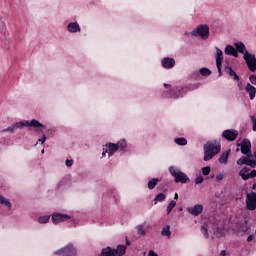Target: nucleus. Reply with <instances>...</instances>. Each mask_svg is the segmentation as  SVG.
<instances>
[{
  "instance_id": "nucleus-1",
  "label": "nucleus",
  "mask_w": 256,
  "mask_h": 256,
  "mask_svg": "<svg viewBox=\"0 0 256 256\" xmlns=\"http://www.w3.org/2000/svg\"><path fill=\"white\" fill-rule=\"evenodd\" d=\"M23 127H33V129H35V132L38 135H41V133H43V129H45L46 126L37 119H32L31 121L23 120V121L15 122L10 127L4 129L3 132L13 133L15 129H23Z\"/></svg>"
},
{
  "instance_id": "nucleus-2",
  "label": "nucleus",
  "mask_w": 256,
  "mask_h": 256,
  "mask_svg": "<svg viewBox=\"0 0 256 256\" xmlns=\"http://www.w3.org/2000/svg\"><path fill=\"white\" fill-rule=\"evenodd\" d=\"M201 87V83L187 84L186 86H176L168 90L167 95L170 99H179L185 97L189 91H195Z\"/></svg>"
},
{
  "instance_id": "nucleus-3",
  "label": "nucleus",
  "mask_w": 256,
  "mask_h": 256,
  "mask_svg": "<svg viewBox=\"0 0 256 256\" xmlns=\"http://www.w3.org/2000/svg\"><path fill=\"white\" fill-rule=\"evenodd\" d=\"M204 149V157L203 161H211L215 155L221 153V144H213L212 142H207L203 146Z\"/></svg>"
},
{
  "instance_id": "nucleus-4",
  "label": "nucleus",
  "mask_w": 256,
  "mask_h": 256,
  "mask_svg": "<svg viewBox=\"0 0 256 256\" xmlns=\"http://www.w3.org/2000/svg\"><path fill=\"white\" fill-rule=\"evenodd\" d=\"M169 173L174 178L175 183H191V179L183 171L179 170L175 166L169 167Z\"/></svg>"
},
{
  "instance_id": "nucleus-5",
  "label": "nucleus",
  "mask_w": 256,
  "mask_h": 256,
  "mask_svg": "<svg viewBox=\"0 0 256 256\" xmlns=\"http://www.w3.org/2000/svg\"><path fill=\"white\" fill-rule=\"evenodd\" d=\"M191 35H194L195 37H201V39H203L204 41L206 39H209V25L200 24L191 32Z\"/></svg>"
},
{
  "instance_id": "nucleus-6",
  "label": "nucleus",
  "mask_w": 256,
  "mask_h": 256,
  "mask_svg": "<svg viewBox=\"0 0 256 256\" xmlns=\"http://www.w3.org/2000/svg\"><path fill=\"white\" fill-rule=\"evenodd\" d=\"M55 255L59 256H75L77 255V248L73 245V243H69L68 245L64 246L63 248L57 250Z\"/></svg>"
},
{
  "instance_id": "nucleus-7",
  "label": "nucleus",
  "mask_w": 256,
  "mask_h": 256,
  "mask_svg": "<svg viewBox=\"0 0 256 256\" xmlns=\"http://www.w3.org/2000/svg\"><path fill=\"white\" fill-rule=\"evenodd\" d=\"M237 147H240V151L242 155H246V157H251V140L244 138L241 143L237 141Z\"/></svg>"
},
{
  "instance_id": "nucleus-8",
  "label": "nucleus",
  "mask_w": 256,
  "mask_h": 256,
  "mask_svg": "<svg viewBox=\"0 0 256 256\" xmlns=\"http://www.w3.org/2000/svg\"><path fill=\"white\" fill-rule=\"evenodd\" d=\"M243 59L249 69V71H251V73H255L256 71V57L255 54L252 53H246L243 56Z\"/></svg>"
},
{
  "instance_id": "nucleus-9",
  "label": "nucleus",
  "mask_w": 256,
  "mask_h": 256,
  "mask_svg": "<svg viewBox=\"0 0 256 256\" xmlns=\"http://www.w3.org/2000/svg\"><path fill=\"white\" fill-rule=\"evenodd\" d=\"M246 209L247 211H255L256 209V192L255 191L246 193Z\"/></svg>"
},
{
  "instance_id": "nucleus-10",
  "label": "nucleus",
  "mask_w": 256,
  "mask_h": 256,
  "mask_svg": "<svg viewBox=\"0 0 256 256\" xmlns=\"http://www.w3.org/2000/svg\"><path fill=\"white\" fill-rule=\"evenodd\" d=\"M250 171V172H249ZM239 176L241 177L242 181H249V179H255L256 177V170L244 166L240 171H239Z\"/></svg>"
},
{
  "instance_id": "nucleus-11",
  "label": "nucleus",
  "mask_w": 256,
  "mask_h": 256,
  "mask_svg": "<svg viewBox=\"0 0 256 256\" xmlns=\"http://www.w3.org/2000/svg\"><path fill=\"white\" fill-rule=\"evenodd\" d=\"M222 139L228 141L229 143H233V141L237 140L239 137V131L235 129H226L222 132Z\"/></svg>"
},
{
  "instance_id": "nucleus-12",
  "label": "nucleus",
  "mask_w": 256,
  "mask_h": 256,
  "mask_svg": "<svg viewBox=\"0 0 256 256\" xmlns=\"http://www.w3.org/2000/svg\"><path fill=\"white\" fill-rule=\"evenodd\" d=\"M216 49V67L218 69V77H221L223 75V50H221L219 47H215Z\"/></svg>"
},
{
  "instance_id": "nucleus-13",
  "label": "nucleus",
  "mask_w": 256,
  "mask_h": 256,
  "mask_svg": "<svg viewBox=\"0 0 256 256\" xmlns=\"http://www.w3.org/2000/svg\"><path fill=\"white\" fill-rule=\"evenodd\" d=\"M51 217H52V223H54V225H59V223H65V221H69V219H71V215L63 214L59 212L53 213Z\"/></svg>"
},
{
  "instance_id": "nucleus-14",
  "label": "nucleus",
  "mask_w": 256,
  "mask_h": 256,
  "mask_svg": "<svg viewBox=\"0 0 256 256\" xmlns=\"http://www.w3.org/2000/svg\"><path fill=\"white\" fill-rule=\"evenodd\" d=\"M203 204H196L192 207H188L187 211L190 215H193V217H199L201 213H203Z\"/></svg>"
},
{
  "instance_id": "nucleus-15",
  "label": "nucleus",
  "mask_w": 256,
  "mask_h": 256,
  "mask_svg": "<svg viewBox=\"0 0 256 256\" xmlns=\"http://www.w3.org/2000/svg\"><path fill=\"white\" fill-rule=\"evenodd\" d=\"M234 46H235L237 55H239L240 53L241 55H243V57H245V55L249 53V51L247 50V47H245V43L243 42H235Z\"/></svg>"
},
{
  "instance_id": "nucleus-16",
  "label": "nucleus",
  "mask_w": 256,
  "mask_h": 256,
  "mask_svg": "<svg viewBox=\"0 0 256 256\" xmlns=\"http://www.w3.org/2000/svg\"><path fill=\"white\" fill-rule=\"evenodd\" d=\"M161 65L164 69H173L175 67V58L164 57Z\"/></svg>"
},
{
  "instance_id": "nucleus-17",
  "label": "nucleus",
  "mask_w": 256,
  "mask_h": 256,
  "mask_svg": "<svg viewBox=\"0 0 256 256\" xmlns=\"http://www.w3.org/2000/svg\"><path fill=\"white\" fill-rule=\"evenodd\" d=\"M105 148L108 150V157H113V155L119 151V146L113 142L106 143Z\"/></svg>"
},
{
  "instance_id": "nucleus-18",
  "label": "nucleus",
  "mask_w": 256,
  "mask_h": 256,
  "mask_svg": "<svg viewBox=\"0 0 256 256\" xmlns=\"http://www.w3.org/2000/svg\"><path fill=\"white\" fill-rule=\"evenodd\" d=\"M111 195H112L115 203H119V194H117V192L113 188H110L107 192H105L103 194V197H102L103 201H105V199H107V197H111Z\"/></svg>"
},
{
  "instance_id": "nucleus-19",
  "label": "nucleus",
  "mask_w": 256,
  "mask_h": 256,
  "mask_svg": "<svg viewBox=\"0 0 256 256\" xmlns=\"http://www.w3.org/2000/svg\"><path fill=\"white\" fill-rule=\"evenodd\" d=\"M224 71H225V73H227V75L232 77L233 81H239L241 79L239 77V74H237V72H235V70H233V68L231 66H225Z\"/></svg>"
},
{
  "instance_id": "nucleus-20",
  "label": "nucleus",
  "mask_w": 256,
  "mask_h": 256,
  "mask_svg": "<svg viewBox=\"0 0 256 256\" xmlns=\"http://www.w3.org/2000/svg\"><path fill=\"white\" fill-rule=\"evenodd\" d=\"M245 91H246V93H248V95L250 97V101H253V99H255V97H256L255 86H253L251 83H247L246 87H245Z\"/></svg>"
},
{
  "instance_id": "nucleus-21",
  "label": "nucleus",
  "mask_w": 256,
  "mask_h": 256,
  "mask_svg": "<svg viewBox=\"0 0 256 256\" xmlns=\"http://www.w3.org/2000/svg\"><path fill=\"white\" fill-rule=\"evenodd\" d=\"M229 155H231V149H228V150L224 151L220 155V157L218 159L219 163L221 165H227V163H229Z\"/></svg>"
},
{
  "instance_id": "nucleus-22",
  "label": "nucleus",
  "mask_w": 256,
  "mask_h": 256,
  "mask_svg": "<svg viewBox=\"0 0 256 256\" xmlns=\"http://www.w3.org/2000/svg\"><path fill=\"white\" fill-rule=\"evenodd\" d=\"M224 53L225 55H230L231 57H235V59L239 57V54H237L235 47L230 44L226 45L224 49Z\"/></svg>"
},
{
  "instance_id": "nucleus-23",
  "label": "nucleus",
  "mask_w": 256,
  "mask_h": 256,
  "mask_svg": "<svg viewBox=\"0 0 256 256\" xmlns=\"http://www.w3.org/2000/svg\"><path fill=\"white\" fill-rule=\"evenodd\" d=\"M67 29L69 33H80L81 32V26L79 25V22H70L67 26Z\"/></svg>"
},
{
  "instance_id": "nucleus-24",
  "label": "nucleus",
  "mask_w": 256,
  "mask_h": 256,
  "mask_svg": "<svg viewBox=\"0 0 256 256\" xmlns=\"http://www.w3.org/2000/svg\"><path fill=\"white\" fill-rule=\"evenodd\" d=\"M99 256H116L115 248L111 246H106L101 249Z\"/></svg>"
},
{
  "instance_id": "nucleus-25",
  "label": "nucleus",
  "mask_w": 256,
  "mask_h": 256,
  "mask_svg": "<svg viewBox=\"0 0 256 256\" xmlns=\"http://www.w3.org/2000/svg\"><path fill=\"white\" fill-rule=\"evenodd\" d=\"M211 69L207 68V67H203L199 70V72H194V75L196 76L195 79H197V77H209V75H211Z\"/></svg>"
},
{
  "instance_id": "nucleus-26",
  "label": "nucleus",
  "mask_w": 256,
  "mask_h": 256,
  "mask_svg": "<svg viewBox=\"0 0 256 256\" xmlns=\"http://www.w3.org/2000/svg\"><path fill=\"white\" fill-rule=\"evenodd\" d=\"M114 253H116V256H123L125 253H127V246L126 245H117V249L114 248Z\"/></svg>"
},
{
  "instance_id": "nucleus-27",
  "label": "nucleus",
  "mask_w": 256,
  "mask_h": 256,
  "mask_svg": "<svg viewBox=\"0 0 256 256\" xmlns=\"http://www.w3.org/2000/svg\"><path fill=\"white\" fill-rule=\"evenodd\" d=\"M118 147V151H121L122 153H125L127 151V140L122 139L115 143Z\"/></svg>"
},
{
  "instance_id": "nucleus-28",
  "label": "nucleus",
  "mask_w": 256,
  "mask_h": 256,
  "mask_svg": "<svg viewBox=\"0 0 256 256\" xmlns=\"http://www.w3.org/2000/svg\"><path fill=\"white\" fill-rule=\"evenodd\" d=\"M248 221L245 220L242 224H240V231L242 233H246V235H249V233H251V226H249L248 224Z\"/></svg>"
},
{
  "instance_id": "nucleus-29",
  "label": "nucleus",
  "mask_w": 256,
  "mask_h": 256,
  "mask_svg": "<svg viewBox=\"0 0 256 256\" xmlns=\"http://www.w3.org/2000/svg\"><path fill=\"white\" fill-rule=\"evenodd\" d=\"M159 178H152L150 181H148V189L150 191H153L155 187H157V184L159 183Z\"/></svg>"
},
{
  "instance_id": "nucleus-30",
  "label": "nucleus",
  "mask_w": 256,
  "mask_h": 256,
  "mask_svg": "<svg viewBox=\"0 0 256 256\" xmlns=\"http://www.w3.org/2000/svg\"><path fill=\"white\" fill-rule=\"evenodd\" d=\"M0 205H5V207H8V209H11L13 205L11 204V201L7 200L3 195L0 194Z\"/></svg>"
},
{
  "instance_id": "nucleus-31",
  "label": "nucleus",
  "mask_w": 256,
  "mask_h": 256,
  "mask_svg": "<svg viewBox=\"0 0 256 256\" xmlns=\"http://www.w3.org/2000/svg\"><path fill=\"white\" fill-rule=\"evenodd\" d=\"M161 235H162V237H168V239L171 238V226L166 225V226L162 229Z\"/></svg>"
},
{
  "instance_id": "nucleus-32",
  "label": "nucleus",
  "mask_w": 256,
  "mask_h": 256,
  "mask_svg": "<svg viewBox=\"0 0 256 256\" xmlns=\"http://www.w3.org/2000/svg\"><path fill=\"white\" fill-rule=\"evenodd\" d=\"M174 143H176V145H179L180 147H185V145H187V140L185 137H179L175 138Z\"/></svg>"
},
{
  "instance_id": "nucleus-33",
  "label": "nucleus",
  "mask_w": 256,
  "mask_h": 256,
  "mask_svg": "<svg viewBox=\"0 0 256 256\" xmlns=\"http://www.w3.org/2000/svg\"><path fill=\"white\" fill-rule=\"evenodd\" d=\"M165 199H167V196L165 195V193L160 192L155 196L154 201L155 203H161L165 201Z\"/></svg>"
},
{
  "instance_id": "nucleus-34",
  "label": "nucleus",
  "mask_w": 256,
  "mask_h": 256,
  "mask_svg": "<svg viewBox=\"0 0 256 256\" xmlns=\"http://www.w3.org/2000/svg\"><path fill=\"white\" fill-rule=\"evenodd\" d=\"M201 233L204 235L205 239H209V226L207 223L201 226Z\"/></svg>"
},
{
  "instance_id": "nucleus-35",
  "label": "nucleus",
  "mask_w": 256,
  "mask_h": 256,
  "mask_svg": "<svg viewBox=\"0 0 256 256\" xmlns=\"http://www.w3.org/2000/svg\"><path fill=\"white\" fill-rule=\"evenodd\" d=\"M177 205V201H175V200H171L170 202H169V204H168V206H167V215H169L172 211H173V209H175V206Z\"/></svg>"
},
{
  "instance_id": "nucleus-36",
  "label": "nucleus",
  "mask_w": 256,
  "mask_h": 256,
  "mask_svg": "<svg viewBox=\"0 0 256 256\" xmlns=\"http://www.w3.org/2000/svg\"><path fill=\"white\" fill-rule=\"evenodd\" d=\"M1 19L0 16V33L5 37V35H7V25Z\"/></svg>"
},
{
  "instance_id": "nucleus-37",
  "label": "nucleus",
  "mask_w": 256,
  "mask_h": 256,
  "mask_svg": "<svg viewBox=\"0 0 256 256\" xmlns=\"http://www.w3.org/2000/svg\"><path fill=\"white\" fill-rule=\"evenodd\" d=\"M246 165L248 167H251L252 169H255V167H256V159L255 158H251V156H248V161L246 162Z\"/></svg>"
},
{
  "instance_id": "nucleus-38",
  "label": "nucleus",
  "mask_w": 256,
  "mask_h": 256,
  "mask_svg": "<svg viewBox=\"0 0 256 256\" xmlns=\"http://www.w3.org/2000/svg\"><path fill=\"white\" fill-rule=\"evenodd\" d=\"M50 219H51V215L40 216V217H38V223H40V224H45V223H47Z\"/></svg>"
},
{
  "instance_id": "nucleus-39",
  "label": "nucleus",
  "mask_w": 256,
  "mask_h": 256,
  "mask_svg": "<svg viewBox=\"0 0 256 256\" xmlns=\"http://www.w3.org/2000/svg\"><path fill=\"white\" fill-rule=\"evenodd\" d=\"M249 160V156H242L240 157L236 163L237 165H247V161Z\"/></svg>"
},
{
  "instance_id": "nucleus-40",
  "label": "nucleus",
  "mask_w": 256,
  "mask_h": 256,
  "mask_svg": "<svg viewBox=\"0 0 256 256\" xmlns=\"http://www.w3.org/2000/svg\"><path fill=\"white\" fill-rule=\"evenodd\" d=\"M216 233L220 235V237H225V227H216Z\"/></svg>"
},
{
  "instance_id": "nucleus-41",
  "label": "nucleus",
  "mask_w": 256,
  "mask_h": 256,
  "mask_svg": "<svg viewBox=\"0 0 256 256\" xmlns=\"http://www.w3.org/2000/svg\"><path fill=\"white\" fill-rule=\"evenodd\" d=\"M42 137L38 139L37 143H41V145H44L45 141H47V136L45 135V128H43Z\"/></svg>"
},
{
  "instance_id": "nucleus-42",
  "label": "nucleus",
  "mask_w": 256,
  "mask_h": 256,
  "mask_svg": "<svg viewBox=\"0 0 256 256\" xmlns=\"http://www.w3.org/2000/svg\"><path fill=\"white\" fill-rule=\"evenodd\" d=\"M201 171H202V175L207 177V175L211 173V166L203 167Z\"/></svg>"
},
{
  "instance_id": "nucleus-43",
  "label": "nucleus",
  "mask_w": 256,
  "mask_h": 256,
  "mask_svg": "<svg viewBox=\"0 0 256 256\" xmlns=\"http://www.w3.org/2000/svg\"><path fill=\"white\" fill-rule=\"evenodd\" d=\"M205 181V178H203V175H198L195 179V185H201Z\"/></svg>"
},
{
  "instance_id": "nucleus-44",
  "label": "nucleus",
  "mask_w": 256,
  "mask_h": 256,
  "mask_svg": "<svg viewBox=\"0 0 256 256\" xmlns=\"http://www.w3.org/2000/svg\"><path fill=\"white\" fill-rule=\"evenodd\" d=\"M138 235H142V237H144V235H147V232H145L143 225L138 226Z\"/></svg>"
},
{
  "instance_id": "nucleus-45",
  "label": "nucleus",
  "mask_w": 256,
  "mask_h": 256,
  "mask_svg": "<svg viewBox=\"0 0 256 256\" xmlns=\"http://www.w3.org/2000/svg\"><path fill=\"white\" fill-rule=\"evenodd\" d=\"M249 81L252 83V85H256V75L252 74L249 76Z\"/></svg>"
},
{
  "instance_id": "nucleus-46",
  "label": "nucleus",
  "mask_w": 256,
  "mask_h": 256,
  "mask_svg": "<svg viewBox=\"0 0 256 256\" xmlns=\"http://www.w3.org/2000/svg\"><path fill=\"white\" fill-rule=\"evenodd\" d=\"M237 81V87L239 89V91H243V89H245V87L243 86V82L240 80H236Z\"/></svg>"
},
{
  "instance_id": "nucleus-47",
  "label": "nucleus",
  "mask_w": 256,
  "mask_h": 256,
  "mask_svg": "<svg viewBox=\"0 0 256 256\" xmlns=\"http://www.w3.org/2000/svg\"><path fill=\"white\" fill-rule=\"evenodd\" d=\"M252 120V131H256V118L255 116H251Z\"/></svg>"
},
{
  "instance_id": "nucleus-48",
  "label": "nucleus",
  "mask_w": 256,
  "mask_h": 256,
  "mask_svg": "<svg viewBox=\"0 0 256 256\" xmlns=\"http://www.w3.org/2000/svg\"><path fill=\"white\" fill-rule=\"evenodd\" d=\"M158 191H167V188L165 187V184H160L157 186Z\"/></svg>"
},
{
  "instance_id": "nucleus-49",
  "label": "nucleus",
  "mask_w": 256,
  "mask_h": 256,
  "mask_svg": "<svg viewBox=\"0 0 256 256\" xmlns=\"http://www.w3.org/2000/svg\"><path fill=\"white\" fill-rule=\"evenodd\" d=\"M66 167H73V159H67L66 160Z\"/></svg>"
},
{
  "instance_id": "nucleus-50",
  "label": "nucleus",
  "mask_w": 256,
  "mask_h": 256,
  "mask_svg": "<svg viewBox=\"0 0 256 256\" xmlns=\"http://www.w3.org/2000/svg\"><path fill=\"white\" fill-rule=\"evenodd\" d=\"M225 177V175H223V174H218L217 176H216V179H217V181H223V178Z\"/></svg>"
},
{
  "instance_id": "nucleus-51",
  "label": "nucleus",
  "mask_w": 256,
  "mask_h": 256,
  "mask_svg": "<svg viewBox=\"0 0 256 256\" xmlns=\"http://www.w3.org/2000/svg\"><path fill=\"white\" fill-rule=\"evenodd\" d=\"M254 237H255V235L250 234V235L247 237V242H248V243H251V241H253Z\"/></svg>"
},
{
  "instance_id": "nucleus-52",
  "label": "nucleus",
  "mask_w": 256,
  "mask_h": 256,
  "mask_svg": "<svg viewBox=\"0 0 256 256\" xmlns=\"http://www.w3.org/2000/svg\"><path fill=\"white\" fill-rule=\"evenodd\" d=\"M148 255L149 256H159L154 250H149Z\"/></svg>"
},
{
  "instance_id": "nucleus-53",
  "label": "nucleus",
  "mask_w": 256,
  "mask_h": 256,
  "mask_svg": "<svg viewBox=\"0 0 256 256\" xmlns=\"http://www.w3.org/2000/svg\"><path fill=\"white\" fill-rule=\"evenodd\" d=\"M107 153H109V151L104 147L103 152H102V157H105V155H107Z\"/></svg>"
},
{
  "instance_id": "nucleus-54",
  "label": "nucleus",
  "mask_w": 256,
  "mask_h": 256,
  "mask_svg": "<svg viewBox=\"0 0 256 256\" xmlns=\"http://www.w3.org/2000/svg\"><path fill=\"white\" fill-rule=\"evenodd\" d=\"M252 191H256V180H254L252 186H251Z\"/></svg>"
},
{
  "instance_id": "nucleus-55",
  "label": "nucleus",
  "mask_w": 256,
  "mask_h": 256,
  "mask_svg": "<svg viewBox=\"0 0 256 256\" xmlns=\"http://www.w3.org/2000/svg\"><path fill=\"white\" fill-rule=\"evenodd\" d=\"M220 255H221V256H227V251H226V250H222V251L220 252Z\"/></svg>"
},
{
  "instance_id": "nucleus-56",
  "label": "nucleus",
  "mask_w": 256,
  "mask_h": 256,
  "mask_svg": "<svg viewBox=\"0 0 256 256\" xmlns=\"http://www.w3.org/2000/svg\"><path fill=\"white\" fill-rule=\"evenodd\" d=\"M129 245H131V242L129 241V239H127V237H126V247H129Z\"/></svg>"
},
{
  "instance_id": "nucleus-57",
  "label": "nucleus",
  "mask_w": 256,
  "mask_h": 256,
  "mask_svg": "<svg viewBox=\"0 0 256 256\" xmlns=\"http://www.w3.org/2000/svg\"><path fill=\"white\" fill-rule=\"evenodd\" d=\"M163 85L166 89H168V87H171V84L164 83Z\"/></svg>"
},
{
  "instance_id": "nucleus-58",
  "label": "nucleus",
  "mask_w": 256,
  "mask_h": 256,
  "mask_svg": "<svg viewBox=\"0 0 256 256\" xmlns=\"http://www.w3.org/2000/svg\"><path fill=\"white\" fill-rule=\"evenodd\" d=\"M62 185H63V180L58 184V189H61Z\"/></svg>"
},
{
  "instance_id": "nucleus-59",
  "label": "nucleus",
  "mask_w": 256,
  "mask_h": 256,
  "mask_svg": "<svg viewBox=\"0 0 256 256\" xmlns=\"http://www.w3.org/2000/svg\"><path fill=\"white\" fill-rule=\"evenodd\" d=\"M174 199H179V195L177 193H175Z\"/></svg>"
},
{
  "instance_id": "nucleus-60",
  "label": "nucleus",
  "mask_w": 256,
  "mask_h": 256,
  "mask_svg": "<svg viewBox=\"0 0 256 256\" xmlns=\"http://www.w3.org/2000/svg\"><path fill=\"white\" fill-rule=\"evenodd\" d=\"M41 153H42V154L45 153V149H42Z\"/></svg>"
},
{
  "instance_id": "nucleus-61",
  "label": "nucleus",
  "mask_w": 256,
  "mask_h": 256,
  "mask_svg": "<svg viewBox=\"0 0 256 256\" xmlns=\"http://www.w3.org/2000/svg\"><path fill=\"white\" fill-rule=\"evenodd\" d=\"M236 152H239V148H236Z\"/></svg>"
}]
</instances>
